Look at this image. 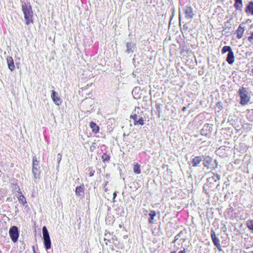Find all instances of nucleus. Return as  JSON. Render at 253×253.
<instances>
[{"mask_svg":"<svg viewBox=\"0 0 253 253\" xmlns=\"http://www.w3.org/2000/svg\"><path fill=\"white\" fill-rule=\"evenodd\" d=\"M22 9L26 20V24L29 25L31 22H33V11L32 7L29 3H24L22 5Z\"/></svg>","mask_w":253,"mask_h":253,"instance_id":"1","label":"nucleus"},{"mask_svg":"<svg viewBox=\"0 0 253 253\" xmlns=\"http://www.w3.org/2000/svg\"><path fill=\"white\" fill-rule=\"evenodd\" d=\"M9 235L11 240L14 243H16L18 241L19 235L18 227L16 226L11 227L9 230Z\"/></svg>","mask_w":253,"mask_h":253,"instance_id":"4","label":"nucleus"},{"mask_svg":"<svg viewBox=\"0 0 253 253\" xmlns=\"http://www.w3.org/2000/svg\"><path fill=\"white\" fill-rule=\"evenodd\" d=\"M34 253H36V251H34Z\"/></svg>","mask_w":253,"mask_h":253,"instance_id":"52","label":"nucleus"},{"mask_svg":"<svg viewBox=\"0 0 253 253\" xmlns=\"http://www.w3.org/2000/svg\"><path fill=\"white\" fill-rule=\"evenodd\" d=\"M146 91L144 89H141L140 87H135L132 91V94L134 99H140L142 95L146 93Z\"/></svg>","mask_w":253,"mask_h":253,"instance_id":"5","label":"nucleus"},{"mask_svg":"<svg viewBox=\"0 0 253 253\" xmlns=\"http://www.w3.org/2000/svg\"><path fill=\"white\" fill-rule=\"evenodd\" d=\"M231 51H232V49L229 46H224L221 50L222 53H225L226 52L230 53Z\"/></svg>","mask_w":253,"mask_h":253,"instance_id":"30","label":"nucleus"},{"mask_svg":"<svg viewBox=\"0 0 253 253\" xmlns=\"http://www.w3.org/2000/svg\"><path fill=\"white\" fill-rule=\"evenodd\" d=\"M146 79V77L145 75H141L139 77H137V83L139 84H147Z\"/></svg>","mask_w":253,"mask_h":253,"instance_id":"21","label":"nucleus"},{"mask_svg":"<svg viewBox=\"0 0 253 253\" xmlns=\"http://www.w3.org/2000/svg\"><path fill=\"white\" fill-rule=\"evenodd\" d=\"M235 2L234 3V7L236 10H242V7L243 6L242 0H235Z\"/></svg>","mask_w":253,"mask_h":253,"instance_id":"22","label":"nucleus"},{"mask_svg":"<svg viewBox=\"0 0 253 253\" xmlns=\"http://www.w3.org/2000/svg\"><path fill=\"white\" fill-rule=\"evenodd\" d=\"M134 44L133 42H127L126 44V52L127 54L132 53L133 52L132 48H133Z\"/></svg>","mask_w":253,"mask_h":253,"instance_id":"19","label":"nucleus"},{"mask_svg":"<svg viewBox=\"0 0 253 253\" xmlns=\"http://www.w3.org/2000/svg\"><path fill=\"white\" fill-rule=\"evenodd\" d=\"M42 235L44 246L45 250L47 251L51 248V243L48 230L45 226L42 227Z\"/></svg>","mask_w":253,"mask_h":253,"instance_id":"2","label":"nucleus"},{"mask_svg":"<svg viewBox=\"0 0 253 253\" xmlns=\"http://www.w3.org/2000/svg\"><path fill=\"white\" fill-rule=\"evenodd\" d=\"M179 24L180 25V22H181V16H180V15L179 14Z\"/></svg>","mask_w":253,"mask_h":253,"instance_id":"46","label":"nucleus"},{"mask_svg":"<svg viewBox=\"0 0 253 253\" xmlns=\"http://www.w3.org/2000/svg\"><path fill=\"white\" fill-rule=\"evenodd\" d=\"M142 102L143 104L142 105L143 108H146L148 106V103L149 102L148 97L145 95H142Z\"/></svg>","mask_w":253,"mask_h":253,"instance_id":"26","label":"nucleus"},{"mask_svg":"<svg viewBox=\"0 0 253 253\" xmlns=\"http://www.w3.org/2000/svg\"><path fill=\"white\" fill-rule=\"evenodd\" d=\"M235 60V57L234 55V53L232 51L230 52V53H228L227 57L226 58V61L230 65H232Z\"/></svg>","mask_w":253,"mask_h":253,"instance_id":"16","label":"nucleus"},{"mask_svg":"<svg viewBox=\"0 0 253 253\" xmlns=\"http://www.w3.org/2000/svg\"><path fill=\"white\" fill-rule=\"evenodd\" d=\"M203 165L205 167L209 168L210 164L212 161V158L209 156H204L203 155Z\"/></svg>","mask_w":253,"mask_h":253,"instance_id":"18","label":"nucleus"},{"mask_svg":"<svg viewBox=\"0 0 253 253\" xmlns=\"http://www.w3.org/2000/svg\"><path fill=\"white\" fill-rule=\"evenodd\" d=\"M137 119H138V120L134 121L133 124L135 126L138 125L143 126L144 125L145 120L143 119V116L138 118Z\"/></svg>","mask_w":253,"mask_h":253,"instance_id":"24","label":"nucleus"},{"mask_svg":"<svg viewBox=\"0 0 253 253\" xmlns=\"http://www.w3.org/2000/svg\"><path fill=\"white\" fill-rule=\"evenodd\" d=\"M188 29V25L187 24H184L183 25L182 28H181V30H184L185 31H187Z\"/></svg>","mask_w":253,"mask_h":253,"instance_id":"39","label":"nucleus"},{"mask_svg":"<svg viewBox=\"0 0 253 253\" xmlns=\"http://www.w3.org/2000/svg\"><path fill=\"white\" fill-rule=\"evenodd\" d=\"M252 178H253V176H252Z\"/></svg>","mask_w":253,"mask_h":253,"instance_id":"53","label":"nucleus"},{"mask_svg":"<svg viewBox=\"0 0 253 253\" xmlns=\"http://www.w3.org/2000/svg\"><path fill=\"white\" fill-rule=\"evenodd\" d=\"M246 224L248 228L253 233V220H248Z\"/></svg>","mask_w":253,"mask_h":253,"instance_id":"32","label":"nucleus"},{"mask_svg":"<svg viewBox=\"0 0 253 253\" xmlns=\"http://www.w3.org/2000/svg\"><path fill=\"white\" fill-rule=\"evenodd\" d=\"M153 86L155 88L158 86V85H157V83H154Z\"/></svg>","mask_w":253,"mask_h":253,"instance_id":"44","label":"nucleus"},{"mask_svg":"<svg viewBox=\"0 0 253 253\" xmlns=\"http://www.w3.org/2000/svg\"><path fill=\"white\" fill-rule=\"evenodd\" d=\"M220 176L218 174L212 173V176L210 177V179H211L214 181L216 182L220 179Z\"/></svg>","mask_w":253,"mask_h":253,"instance_id":"33","label":"nucleus"},{"mask_svg":"<svg viewBox=\"0 0 253 253\" xmlns=\"http://www.w3.org/2000/svg\"><path fill=\"white\" fill-rule=\"evenodd\" d=\"M61 157H62V155L60 154H58L57 155V160H58V163H59L60 161H61Z\"/></svg>","mask_w":253,"mask_h":253,"instance_id":"42","label":"nucleus"},{"mask_svg":"<svg viewBox=\"0 0 253 253\" xmlns=\"http://www.w3.org/2000/svg\"><path fill=\"white\" fill-rule=\"evenodd\" d=\"M101 158L103 162H109L110 159V157L106 153H103L101 156Z\"/></svg>","mask_w":253,"mask_h":253,"instance_id":"29","label":"nucleus"},{"mask_svg":"<svg viewBox=\"0 0 253 253\" xmlns=\"http://www.w3.org/2000/svg\"><path fill=\"white\" fill-rule=\"evenodd\" d=\"M92 100L90 99H85L82 103V106L83 109L87 112H89L90 110H92Z\"/></svg>","mask_w":253,"mask_h":253,"instance_id":"10","label":"nucleus"},{"mask_svg":"<svg viewBox=\"0 0 253 253\" xmlns=\"http://www.w3.org/2000/svg\"><path fill=\"white\" fill-rule=\"evenodd\" d=\"M150 216V218L149 219V222L150 223H153V220L154 219V217L156 216V212L154 211H151L149 214Z\"/></svg>","mask_w":253,"mask_h":253,"instance_id":"28","label":"nucleus"},{"mask_svg":"<svg viewBox=\"0 0 253 253\" xmlns=\"http://www.w3.org/2000/svg\"><path fill=\"white\" fill-rule=\"evenodd\" d=\"M19 202L24 205L26 203H27L26 198L23 196V195H21L18 198Z\"/></svg>","mask_w":253,"mask_h":253,"instance_id":"31","label":"nucleus"},{"mask_svg":"<svg viewBox=\"0 0 253 253\" xmlns=\"http://www.w3.org/2000/svg\"><path fill=\"white\" fill-rule=\"evenodd\" d=\"M248 40L251 42H252L253 41V32L252 33L251 35L248 37Z\"/></svg>","mask_w":253,"mask_h":253,"instance_id":"38","label":"nucleus"},{"mask_svg":"<svg viewBox=\"0 0 253 253\" xmlns=\"http://www.w3.org/2000/svg\"><path fill=\"white\" fill-rule=\"evenodd\" d=\"M245 11L246 13L249 12L251 14L253 15V1L249 2L246 7Z\"/></svg>","mask_w":253,"mask_h":253,"instance_id":"23","label":"nucleus"},{"mask_svg":"<svg viewBox=\"0 0 253 253\" xmlns=\"http://www.w3.org/2000/svg\"><path fill=\"white\" fill-rule=\"evenodd\" d=\"M184 12L185 18L188 19H191L194 16L193 8L191 6H186L184 9Z\"/></svg>","mask_w":253,"mask_h":253,"instance_id":"8","label":"nucleus"},{"mask_svg":"<svg viewBox=\"0 0 253 253\" xmlns=\"http://www.w3.org/2000/svg\"><path fill=\"white\" fill-rule=\"evenodd\" d=\"M17 188H18V191H20V188L19 186H18Z\"/></svg>","mask_w":253,"mask_h":253,"instance_id":"49","label":"nucleus"},{"mask_svg":"<svg viewBox=\"0 0 253 253\" xmlns=\"http://www.w3.org/2000/svg\"><path fill=\"white\" fill-rule=\"evenodd\" d=\"M203 160V155L196 156L192 160L191 163L194 167H197Z\"/></svg>","mask_w":253,"mask_h":253,"instance_id":"13","label":"nucleus"},{"mask_svg":"<svg viewBox=\"0 0 253 253\" xmlns=\"http://www.w3.org/2000/svg\"><path fill=\"white\" fill-rule=\"evenodd\" d=\"M32 249H33V253H34V251H35V247L34 246L32 247Z\"/></svg>","mask_w":253,"mask_h":253,"instance_id":"47","label":"nucleus"},{"mask_svg":"<svg viewBox=\"0 0 253 253\" xmlns=\"http://www.w3.org/2000/svg\"><path fill=\"white\" fill-rule=\"evenodd\" d=\"M140 166L137 163H135L133 166V171L136 174H140L141 173Z\"/></svg>","mask_w":253,"mask_h":253,"instance_id":"25","label":"nucleus"},{"mask_svg":"<svg viewBox=\"0 0 253 253\" xmlns=\"http://www.w3.org/2000/svg\"><path fill=\"white\" fill-rule=\"evenodd\" d=\"M117 191H115L113 193V199H112V202H116V200H115V198L117 196Z\"/></svg>","mask_w":253,"mask_h":253,"instance_id":"40","label":"nucleus"},{"mask_svg":"<svg viewBox=\"0 0 253 253\" xmlns=\"http://www.w3.org/2000/svg\"><path fill=\"white\" fill-rule=\"evenodd\" d=\"M85 186L84 184L76 188L75 193L78 197H83L84 194Z\"/></svg>","mask_w":253,"mask_h":253,"instance_id":"12","label":"nucleus"},{"mask_svg":"<svg viewBox=\"0 0 253 253\" xmlns=\"http://www.w3.org/2000/svg\"><path fill=\"white\" fill-rule=\"evenodd\" d=\"M51 98L53 102L57 105L59 106L61 104L62 101L61 99L59 97L57 93L54 90L51 91Z\"/></svg>","mask_w":253,"mask_h":253,"instance_id":"9","label":"nucleus"},{"mask_svg":"<svg viewBox=\"0 0 253 253\" xmlns=\"http://www.w3.org/2000/svg\"><path fill=\"white\" fill-rule=\"evenodd\" d=\"M171 253H176V252L175 251H173V252H171Z\"/></svg>","mask_w":253,"mask_h":253,"instance_id":"50","label":"nucleus"},{"mask_svg":"<svg viewBox=\"0 0 253 253\" xmlns=\"http://www.w3.org/2000/svg\"><path fill=\"white\" fill-rule=\"evenodd\" d=\"M40 168H32V173L34 175V181L37 182V178L39 177L41 171L40 170Z\"/></svg>","mask_w":253,"mask_h":253,"instance_id":"15","label":"nucleus"},{"mask_svg":"<svg viewBox=\"0 0 253 253\" xmlns=\"http://www.w3.org/2000/svg\"><path fill=\"white\" fill-rule=\"evenodd\" d=\"M157 91L152 90V88L150 90L149 94L151 95V102L153 104H154V106L156 107L157 110H158V103L157 102L158 98L157 96Z\"/></svg>","mask_w":253,"mask_h":253,"instance_id":"6","label":"nucleus"},{"mask_svg":"<svg viewBox=\"0 0 253 253\" xmlns=\"http://www.w3.org/2000/svg\"><path fill=\"white\" fill-rule=\"evenodd\" d=\"M107 231H106V233H105V237L104 241L108 240V239H111V236L110 233H106Z\"/></svg>","mask_w":253,"mask_h":253,"instance_id":"36","label":"nucleus"},{"mask_svg":"<svg viewBox=\"0 0 253 253\" xmlns=\"http://www.w3.org/2000/svg\"><path fill=\"white\" fill-rule=\"evenodd\" d=\"M244 31V27H243L242 25L240 24L236 31L237 34V37L238 39H241L243 37Z\"/></svg>","mask_w":253,"mask_h":253,"instance_id":"20","label":"nucleus"},{"mask_svg":"<svg viewBox=\"0 0 253 253\" xmlns=\"http://www.w3.org/2000/svg\"><path fill=\"white\" fill-rule=\"evenodd\" d=\"M86 170H87V171L89 172V175L90 177H92L93 176L95 172V170L92 169V167H88V168L86 169Z\"/></svg>","mask_w":253,"mask_h":253,"instance_id":"34","label":"nucleus"},{"mask_svg":"<svg viewBox=\"0 0 253 253\" xmlns=\"http://www.w3.org/2000/svg\"><path fill=\"white\" fill-rule=\"evenodd\" d=\"M132 75L133 77H135L136 76V75L134 73H132Z\"/></svg>","mask_w":253,"mask_h":253,"instance_id":"48","label":"nucleus"},{"mask_svg":"<svg viewBox=\"0 0 253 253\" xmlns=\"http://www.w3.org/2000/svg\"><path fill=\"white\" fill-rule=\"evenodd\" d=\"M238 93L241 98L240 103L243 105L247 104L250 100V97L248 94L247 89L242 87L239 90Z\"/></svg>","mask_w":253,"mask_h":253,"instance_id":"3","label":"nucleus"},{"mask_svg":"<svg viewBox=\"0 0 253 253\" xmlns=\"http://www.w3.org/2000/svg\"><path fill=\"white\" fill-rule=\"evenodd\" d=\"M143 112L139 107H135L130 116V118L135 121L138 118L143 116Z\"/></svg>","mask_w":253,"mask_h":253,"instance_id":"7","label":"nucleus"},{"mask_svg":"<svg viewBox=\"0 0 253 253\" xmlns=\"http://www.w3.org/2000/svg\"><path fill=\"white\" fill-rule=\"evenodd\" d=\"M211 238L213 243L214 245L220 251H221V246L219 243V240L216 237L215 233L213 230L211 232Z\"/></svg>","mask_w":253,"mask_h":253,"instance_id":"11","label":"nucleus"},{"mask_svg":"<svg viewBox=\"0 0 253 253\" xmlns=\"http://www.w3.org/2000/svg\"><path fill=\"white\" fill-rule=\"evenodd\" d=\"M183 234V232L182 231H180L177 235H176L174 237V240L172 241L173 243H174L176 242L177 240H178L181 235Z\"/></svg>","mask_w":253,"mask_h":253,"instance_id":"35","label":"nucleus"},{"mask_svg":"<svg viewBox=\"0 0 253 253\" xmlns=\"http://www.w3.org/2000/svg\"><path fill=\"white\" fill-rule=\"evenodd\" d=\"M6 62L8 65V69L11 71H13L15 69V65L14 61L11 56H8L6 58Z\"/></svg>","mask_w":253,"mask_h":253,"instance_id":"14","label":"nucleus"},{"mask_svg":"<svg viewBox=\"0 0 253 253\" xmlns=\"http://www.w3.org/2000/svg\"><path fill=\"white\" fill-rule=\"evenodd\" d=\"M152 233L154 236H157L158 234V231L156 229V228H153V227H152Z\"/></svg>","mask_w":253,"mask_h":253,"instance_id":"37","label":"nucleus"},{"mask_svg":"<svg viewBox=\"0 0 253 253\" xmlns=\"http://www.w3.org/2000/svg\"><path fill=\"white\" fill-rule=\"evenodd\" d=\"M186 251H185V249H183V250L182 251H181L179 252V253H185Z\"/></svg>","mask_w":253,"mask_h":253,"instance_id":"43","label":"nucleus"},{"mask_svg":"<svg viewBox=\"0 0 253 253\" xmlns=\"http://www.w3.org/2000/svg\"><path fill=\"white\" fill-rule=\"evenodd\" d=\"M40 168V165H39V161H38L37 158L36 157L34 156L33 157V164H32V168Z\"/></svg>","mask_w":253,"mask_h":253,"instance_id":"27","label":"nucleus"},{"mask_svg":"<svg viewBox=\"0 0 253 253\" xmlns=\"http://www.w3.org/2000/svg\"><path fill=\"white\" fill-rule=\"evenodd\" d=\"M111 239H108V240H107V242H106V244L107 245H108V243H112V241L113 240V237H111Z\"/></svg>","mask_w":253,"mask_h":253,"instance_id":"41","label":"nucleus"},{"mask_svg":"<svg viewBox=\"0 0 253 253\" xmlns=\"http://www.w3.org/2000/svg\"><path fill=\"white\" fill-rule=\"evenodd\" d=\"M89 126L93 133H97L99 132V127L94 122L91 121L90 123Z\"/></svg>","mask_w":253,"mask_h":253,"instance_id":"17","label":"nucleus"},{"mask_svg":"<svg viewBox=\"0 0 253 253\" xmlns=\"http://www.w3.org/2000/svg\"><path fill=\"white\" fill-rule=\"evenodd\" d=\"M186 107H184L182 108V110L183 112L185 111H186Z\"/></svg>","mask_w":253,"mask_h":253,"instance_id":"45","label":"nucleus"},{"mask_svg":"<svg viewBox=\"0 0 253 253\" xmlns=\"http://www.w3.org/2000/svg\"><path fill=\"white\" fill-rule=\"evenodd\" d=\"M248 253H253V251L250 252Z\"/></svg>","mask_w":253,"mask_h":253,"instance_id":"51","label":"nucleus"}]
</instances>
